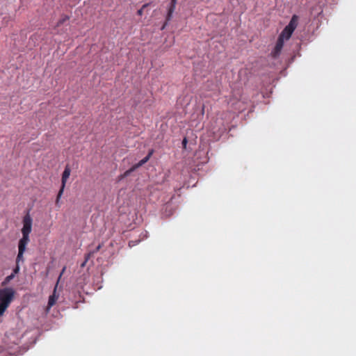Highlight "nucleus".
I'll list each match as a JSON object with an SVG mask.
<instances>
[{"instance_id": "f257e3e1", "label": "nucleus", "mask_w": 356, "mask_h": 356, "mask_svg": "<svg viewBox=\"0 0 356 356\" xmlns=\"http://www.w3.org/2000/svg\"><path fill=\"white\" fill-rule=\"evenodd\" d=\"M32 229V218L30 215L26 214L23 218V227L22 229V237L18 243L17 262L24 261V253L26 251V245L30 239L29 234Z\"/></svg>"}, {"instance_id": "f03ea898", "label": "nucleus", "mask_w": 356, "mask_h": 356, "mask_svg": "<svg viewBox=\"0 0 356 356\" xmlns=\"http://www.w3.org/2000/svg\"><path fill=\"white\" fill-rule=\"evenodd\" d=\"M15 291L12 288L0 289V316L3 314L9 307L14 297Z\"/></svg>"}, {"instance_id": "7ed1b4c3", "label": "nucleus", "mask_w": 356, "mask_h": 356, "mask_svg": "<svg viewBox=\"0 0 356 356\" xmlns=\"http://www.w3.org/2000/svg\"><path fill=\"white\" fill-rule=\"evenodd\" d=\"M298 16L293 15L289 24L286 26V27L284 29V30L282 31L280 35H279V38H282V40H289L292 33H293L294 30L297 27L298 25Z\"/></svg>"}, {"instance_id": "20e7f679", "label": "nucleus", "mask_w": 356, "mask_h": 356, "mask_svg": "<svg viewBox=\"0 0 356 356\" xmlns=\"http://www.w3.org/2000/svg\"><path fill=\"white\" fill-rule=\"evenodd\" d=\"M70 173H71V169L69 167V165H67L65 166V170L63 172L62 179H61V187L58 191V193L57 195L56 200V204L58 207H60V205H59L60 199L63 193L66 182L70 175Z\"/></svg>"}, {"instance_id": "39448f33", "label": "nucleus", "mask_w": 356, "mask_h": 356, "mask_svg": "<svg viewBox=\"0 0 356 356\" xmlns=\"http://www.w3.org/2000/svg\"><path fill=\"white\" fill-rule=\"evenodd\" d=\"M153 153H154L153 149L149 150L147 155L145 158H143L142 160H140L138 163L134 165L129 170H127L124 172L123 177L128 176L131 172H134L137 168H140V166H142L143 165L146 163L149 160V159L152 156Z\"/></svg>"}, {"instance_id": "423d86ee", "label": "nucleus", "mask_w": 356, "mask_h": 356, "mask_svg": "<svg viewBox=\"0 0 356 356\" xmlns=\"http://www.w3.org/2000/svg\"><path fill=\"white\" fill-rule=\"evenodd\" d=\"M177 2V0H171L170 1V6L168 8V13L165 17V22L163 24V26L161 27V30H163L165 28V26H167L168 22L171 20V19L172 17V14L176 8Z\"/></svg>"}, {"instance_id": "0eeeda50", "label": "nucleus", "mask_w": 356, "mask_h": 356, "mask_svg": "<svg viewBox=\"0 0 356 356\" xmlns=\"http://www.w3.org/2000/svg\"><path fill=\"white\" fill-rule=\"evenodd\" d=\"M284 40L279 38H277L276 44L270 53V55L273 58H277L280 56L284 46Z\"/></svg>"}, {"instance_id": "6e6552de", "label": "nucleus", "mask_w": 356, "mask_h": 356, "mask_svg": "<svg viewBox=\"0 0 356 356\" xmlns=\"http://www.w3.org/2000/svg\"><path fill=\"white\" fill-rule=\"evenodd\" d=\"M56 289L57 284L54 287L53 294L51 295L49 298L48 308H51L52 306H54L58 298V295H56Z\"/></svg>"}, {"instance_id": "1a4fd4ad", "label": "nucleus", "mask_w": 356, "mask_h": 356, "mask_svg": "<svg viewBox=\"0 0 356 356\" xmlns=\"http://www.w3.org/2000/svg\"><path fill=\"white\" fill-rule=\"evenodd\" d=\"M95 254V252L90 251L88 254L85 256V261L81 264V266H84L86 263L89 260V259L93 256Z\"/></svg>"}, {"instance_id": "9d476101", "label": "nucleus", "mask_w": 356, "mask_h": 356, "mask_svg": "<svg viewBox=\"0 0 356 356\" xmlns=\"http://www.w3.org/2000/svg\"><path fill=\"white\" fill-rule=\"evenodd\" d=\"M69 19V17L67 15H64L62 17L61 19H60L57 23V26H59L63 23H65L66 21Z\"/></svg>"}, {"instance_id": "9b49d317", "label": "nucleus", "mask_w": 356, "mask_h": 356, "mask_svg": "<svg viewBox=\"0 0 356 356\" xmlns=\"http://www.w3.org/2000/svg\"><path fill=\"white\" fill-rule=\"evenodd\" d=\"M149 6V3L144 4L140 9L137 11V14L139 16H142L143 14V10Z\"/></svg>"}, {"instance_id": "f8f14e48", "label": "nucleus", "mask_w": 356, "mask_h": 356, "mask_svg": "<svg viewBox=\"0 0 356 356\" xmlns=\"http://www.w3.org/2000/svg\"><path fill=\"white\" fill-rule=\"evenodd\" d=\"M20 261L23 262L22 261H19V262H17V258L16 259L17 265H16V267L15 268V269L13 270L14 273H17L19 272V263Z\"/></svg>"}, {"instance_id": "ddd939ff", "label": "nucleus", "mask_w": 356, "mask_h": 356, "mask_svg": "<svg viewBox=\"0 0 356 356\" xmlns=\"http://www.w3.org/2000/svg\"><path fill=\"white\" fill-rule=\"evenodd\" d=\"M101 248H102V245H100V244H99V245H98L96 247V248H95L94 250H92V252H95V254L96 252H97L101 249Z\"/></svg>"}, {"instance_id": "4468645a", "label": "nucleus", "mask_w": 356, "mask_h": 356, "mask_svg": "<svg viewBox=\"0 0 356 356\" xmlns=\"http://www.w3.org/2000/svg\"><path fill=\"white\" fill-rule=\"evenodd\" d=\"M14 277V274H11L10 275L8 276L6 280L7 282L10 281L11 279Z\"/></svg>"}, {"instance_id": "2eb2a0df", "label": "nucleus", "mask_w": 356, "mask_h": 356, "mask_svg": "<svg viewBox=\"0 0 356 356\" xmlns=\"http://www.w3.org/2000/svg\"><path fill=\"white\" fill-rule=\"evenodd\" d=\"M186 143H187L186 138H184V140H183V144L186 145Z\"/></svg>"}, {"instance_id": "dca6fc26", "label": "nucleus", "mask_w": 356, "mask_h": 356, "mask_svg": "<svg viewBox=\"0 0 356 356\" xmlns=\"http://www.w3.org/2000/svg\"><path fill=\"white\" fill-rule=\"evenodd\" d=\"M65 267H64V268H63L62 272H61V273H60V276H61V275L63 273V272L65 271Z\"/></svg>"}]
</instances>
